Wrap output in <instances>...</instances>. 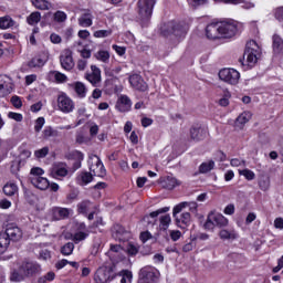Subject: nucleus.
Listing matches in <instances>:
<instances>
[{
    "label": "nucleus",
    "instance_id": "nucleus-1",
    "mask_svg": "<svg viewBox=\"0 0 283 283\" xmlns=\"http://www.w3.org/2000/svg\"><path fill=\"white\" fill-rule=\"evenodd\" d=\"M238 32V25L235 22H212L206 28V36L210 41H218V39H231L235 36Z\"/></svg>",
    "mask_w": 283,
    "mask_h": 283
},
{
    "label": "nucleus",
    "instance_id": "nucleus-2",
    "mask_svg": "<svg viewBox=\"0 0 283 283\" xmlns=\"http://www.w3.org/2000/svg\"><path fill=\"white\" fill-rule=\"evenodd\" d=\"M262 54V49L254 40H251L247 43L245 51L243 54V65L248 67H253L258 63V56Z\"/></svg>",
    "mask_w": 283,
    "mask_h": 283
},
{
    "label": "nucleus",
    "instance_id": "nucleus-3",
    "mask_svg": "<svg viewBox=\"0 0 283 283\" xmlns=\"http://www.w3.org/2000/svg\"><path fill=\"white\" fill-rule=\"evenodd\" d=\"M228 224L229 219H227L224 216L218 212H210L203 227L207 229V231H213L216 227L222 229V227H227Z\"/></svg>",
    "mask_w": 283,
    "mask_h": 283
},
{
    "label": "nucleus",
    "instance_id": "nucleus-4",
    "mask_svg": "<svg viewBox=\"0 0 283 283\" xmlns=\"http://www.w3.org/2000/svg\"><path fill=\"white\" fill-rule=\"evenodd\" d=\"M156 6V0H138L137 1V14L143 21L151 19L154 13V7Z\"/></svg>",
    "mask_w": 283,
    "mask_h": 283
},
{
    "label": "nucleus",
    "instance_id": "nucleus-5",
    "mask_svg": "<svg viewBox=\"0 0 283 283\" xmlns=\"http://www.w3.org/2000/svg\"><path fill=\"white\" fill-rule=\"evenodd\" d=\"M219 78L228 85H238L240 83V72L235 69H222L219 71Z\"/></svg>",
    "mask_w": 283,
    "mask_h": 283
},
{
    "label": "nucleus",
    "instance_id": "nucleus-6",
    "mask_svg": "<svg viewBox=\"0 0 283 283\" xmlns=\"http://www.w3.org/2000/svg\"><path fill=\"white\" fill-rule=\"evenodd\" d=\"M90 165V171L93 174V176H97L98 178H105L107 175V170H105V166L103 165V161H101V158L96 155H92L88 160Z\"/></svg>",
    "mask_w": 283,
    "mask_h": 283
},
{
    "label": "nucleus",
    "instance_id": "nucleus-7",
    "mask_svg": "<svg viewBox=\"0 0 283 283\" xmlns=\"http://www.w3.org/2000/svg\"><path fill=\"white\" fill-rule=\"evenodd\" d=\"M73 54L74 53L72 52V50L65 49L60 55L61 67H63V70H65L66 72H72V70H74L75 63Z\"/></svg>",
    "mask_w": 283,
    "mask_h": 283
},
{
    "label": "nucleus",
    "instance_id": "nucleus-8",
    "mask_svg": "<svg viewBox=\"0 0 283 283\" xmlns=\"http://www.w3.org/2000/svg\"><path fill=\"white\" fill-rule=\"evenodd\" d=\"M189 136L190 140H193V143H200L209 136V130L201 125L196 124L190 127Z\"/></svg>",
    "mask_w": 283,
    "mask_h": 283
},
{
    "label": "nucleus",
    "instance_id": "nucleus-9",
    "mask_svg": "<svg viewBox=\"0 0 283 283\" xmlns=\"http://www.w3.org/2000/svg\"><path fill=\"white\" fill-rule=\"evenodd\" d=\"M96 283H107L114 280V270L109 266L99 268L94 276Z\"/></svg>",
    "mask_w": 283,
    "mask_h": 283
},
{
    "label": "nucleus",
    "instance_id": "nucleus-10",
    "mask_svg": "<svg viewBox=\"0 0 283 283\" xmlns=\"http://www.w3.org/2000/svg\"><path fill=\"white\" fill-rule=\"evenodd\" d=\"M57 107L63 114H70L74 112V101L67 95L62 94L57 97Z\"/></svg>",
    "mask_w": 283,
    "mask_h": 283
},
{
    "label": "nucleus",
    "instance_id": "nucleus-11",
    "mask_svg": "<svg viewBox=\"0 0 283 283\" xmlns=\"http://www.w3.org/2000/svg\"><path fill=\"white\" fill-rule=\"evenodd\" d=\"M177 30H178V22H176V20H172V21L164 22L160 24L159 34L167 39L168 36H171L172 34H175Z\"/></svg>",
    "mask_w": 283,
    "mask_h": 283
},
{
    "label": "nucleus",
    "instance_id": "nucleus-12",
    "mask_svg": "<svg viewBox=\"0 0 283 283\" xmlns=\"http://www.w3.org/2000/svg\"><path fill=\"white\" fill-rule=\"evenodd\" d=\"M113 238L119 242H127L132 238V233L120 224H115L113 227Z\"/></svg>",
    "mask_w": 283,
    "mask_h": 283
},
{
    "label": "nucleus",
    "instance_id": "nucleus-13",
    "mask_svg": "<svg viewBox=\"0 0 283 283\" xmlns=\"http://www.w3.org/2000/svg\"><path fill=\"white\" fill-rule=\"evenodd\" d=\"M140 280L145 283H151L156 277H158V271L151 266L143 268L139 272Z\"/></svg>",
    "mask_w": 283,
    "mask_h": 283
},
{
    "label": "nucleus",
    "instance_id": "nucleus-14",
    "mask_svg": "<svg viewBox=\"0 0 283 283\" xmlns=\"http://www.w3.org/2000/svg\"><path fill=\"white\" fill-rule=\"evenodd\" d=\"M129 84L138 92H146L147 90V82H145L143 76L138 74H133L129 76Z\"/></svg>",
    "mask_w": 283,
    "mask_h": 283
},
{
    "label": "nucleus",
    "instance_id": "nucleus-15",
    "mask_svg": "<svg viewBox=\"0 0 283 283\" xmlns=\"http://www.w3.org/2000/svg\"><path fill=\"white\" fill-rule=\"evenodd\" d=\"M4 234L10 240H14V241L21 240V238H23V232L21 231V228L17 227V224H14V223L7 224Z\"/></svg>",
    "mask_w": 283,
    "mask_h": 283
},
{
    "label": "nucleus",
    "instance_id": "nucleus-16",
    "mask_svg": "<svg viewBox=\"0 0 283 283\" xmlns=\"http://www.w3.org/2000/svg\"><path fill=\"white\" fill-rule=\"evenodd\" d=\"M67 174H70V170H67V164L65 163H55L51 170L53 178H65Z\"/></svg>",
    "mask_w": 283,
    "mask_h": 283
},
{
    "label": "nucleus",
    "instance_id": "nucleus-17",
    "mask_svg": "<svg viewBox=\"0 0 283 283\" xmlns=\"http://www.w3.org/2000/svg\"><path fill=\"white\" fill-rule=\"evenodd\" d=\"M39 271H41V266L32 262L24 263L20 268V272L23 273L24 277H29V275H34V273H39Z\"/></svg>",
    "mask_w": 283,
    "mask_h": 283
},
{
    "label": "nucleus",
    "instance_id": "nucleus-18",
    "mask_svg": "<svg viewBox=\"0 0 283 283\" xmlns=\"http://www.w3.org/2000/svg\"><path fill=\"white\" fill-rule=\"evenodd\" d=\"M85 78L93 85H98L101 83V69L96 65H91V73H86Z\"/></svg>",
    "mask_w": 283,
    "mask_h": 283
},
{
    "label": "nucleus",
    "instance_id": "nucleus-19",
    "mask_svg": "<svg viewBox=\"0 0 283 283\" xmlns=\"http://www.w3.org/2000/svg\"><path fill=\"white\" fill-rule=\"evenodd\" d=\"M51 213L55 220H65V218H70L72 209L54 207L51 209Z\"/></svg>",
    "mask_w": 283,
    "mask_h": 283
},
{
    "label": "nucleus",
    "instance_id": "nucleus-20",
    "mask_svg": "<svg viewBox=\"0 0 283 283\" xmlns=\"http://www.w3.org/2000/svg\"><path fill=\"white\" fill-rule=\"evenodd\" d=\"M252 116L251 112L241 113L234 120L235 129H244V125L251 120Z\"/></svg>",
    "mask_w": 283,
    "mask_h": 283
},
{
    "label": "nucleus",
    "instance_id": "nucleus-21",
    "mask_svg": "<svg viewBox=\"0 0 283 283\" xmlns=\"http://www.w3.org/2000/svg\"><path fill=\"white\" fill-rule=\"evenodd\" d=\"M48 52H41L29 62V67H43L48 63Z\"/></svg>",
    "mask_w": 283,
    "mask_h": 283
},
{
    "label": "nucleus",
    "instance_id": "nucleus-22",
    "mask_svg": "<svg viewBox=\"0 0 283 283\" xmlns=\"http://www.w3.org/2000/svg\"><path fill=\"white\" fill-rule=\"evenodd\" d=\"M0 92L2 96H8V94L12 93V80L8 76H0Z\"/></svg>",
    "mask_w": 283,
    "mask_h": 283
},
{
    "label": "nucleus",
    "instance_id": "nucleus-23",
    "mask_svg": "<svg viewBox=\"0 0 283 283\" xmlns=\"http://www.w3.org/2000/svg\"><path fill=\"white\" fill-rule=\"evenodd\" d=\"M30 181L33 187L40 189L41 191H45V189L50 188V181L44 177H30Z\"/></svg>",
    "mask_w": 283,
    "mask_h": 283
},
{
    "label": "nucleus",
    "instance_id": "nucleus-24",
    "mask_svg": "<svg viewBox=\"0 0 283 283\" xmlns=\"http://www.w3.org/2000/svg\"><path fill=\"white\" fill-rule=\"evenodd\" d=\"M116 108L118 112H129L132 109V99L127 95H122L116 103Z\"/></svg>",
    "mask_w": 283,
    "mask_h": 283
},
{
    "label": "nucleus",
    "instance_id": "nucleus-25",
    "mask_svg": "<svg viewBox=\"0 0 283 283\" xmlns=\"http://www.w3.org/2000/svg\"><path fill=\"white\" fill-rule=\"evenodd\" d=\"M220 240H238V231L235 229H221L219 231Z\"/></svg>",
    "mask_w": 283,
    "mask_h": 283
},
{
    "label": "nucleus",
    "instance_id": "nucleus-26",
    "mask_svg": "<svg viewBox=\"0 0 283 283\" xmlns=\"http://www.w3.org/2000/svg\"><path fill=\"white\" fill-rule=\"evenodd\" d=\"M272 50L274 54H283V40L277 34L272 38Z\"/></svg>",
    "mask_w": 283,
    "mask_h": 283
},
{
    "label": "nucleus",
    "instance_id": "nucleus-27",
    "mask_svg": "<svg viewBox=\"0 0 283 283\" xmlns=\"http://www.w3.org/2000/svg\"><path fill=\"white\" fill-rule=\"evenodd\" d=\"M73 87L75 90V94L78 96V98H85L87 95V87L82 82H75L73 84Z\"/></svg>",
    "mask_w": 283,
    "mask_h": 283
},
{
    "label": "nucleus",
    "instance_id": "nucleus-28",
    "mask_svg": "<svg viewBox=\"0 0 283 283\" xmlns=\"http://www.w3.org/2000/svg\"><path fill=\"white\" fill-rule=\"evenodd\" d=\"M17 22L10 18V15H4L0 18V30H8L14 28Z\"/></svg>",
    "mask_w": 283,
    "mask_h": 283
},
{
    "label": "nucleus",
    "instance_id": "nucleus-29",
    "mask_svg": "<svg viewBox=\"0 0 283 283\" xmlns=\"http://www.w3.org/2000/svg\"><path fill=\"white\" fill-rule=\"evenodd\" d=\"M8 247H10V239L8 234H6L4 232H1L0 233V255H2V253H6V251H8Z\"/></svg>",
    "mask_w": 283,
    "mask_h": 283
},
{
    "label": "nucleus",
    "instance_id": "nucleus-30",
    "mask_svg": "<svg viewBox=\"0 0 283 283\" xmlns=\"http://www.w3.org/2000/svg\"><path fill=\"white\" fill-rule=\"evenodd\" d=\"M31 2L36 10H50L52 8V3L48 0H31Z\"/></svg>",
    "mask_w": 283,
    "mask_h": 283
},
{
    "label": "nucleus",
    "instance_id": "nucleus-31",
    "mask_svg": "<svg viewBox=\"0 0 283 283\" xmlns=\"http://www.w3.org/2000/svg\"><path fill=\"white\" fill-rule=\"evenodd\" d=\"M3 193H6V196H14V193H19V186L14 182H8L3 187Z\"/></svg>",
    "mask_w": 283,
    "mask_h": 283
},
{
    "label": "nucleus",
    "instance_id": "nucleus-32",
    "mask_svg": "<svg viewBox=\"0 0 283 283\" xmlns=\"http://www.w3.org/2000/svg\"><path fill=\"white\" fill-rule=\"evenodd\" d=\"M189 224H191V214L189 212H184L180 216L179 219V227L180 229H187V227H189Z\"/></svg>",
    "mask_w": 283,
    "mask_h": 283
},
{
    "label": "nucleus",
    "instance_id": "nucleus-33",
    "mask_svg": "<svg viewBox=\"0 0 283 283\" xmlns=\"http://www.w3.org/2000/svg\"><path fill=\"white\" fill-rule=\"evenodd\" d=\"M78 23L82 28H90V25H92V13L90 12L83 13L78 18Z\"/></svg>",
    "mask_w": 283,
    "mask_h": 283
},
{
    "label": "nucleus",
    "instance_id": "nucleus-34",
    "mask_svg": "<svg viewBox=\"0 0 283 283\" xmlns=\"http://www.w3.org/2000/svg\"><path fill=\"white\" fill-rule=\"evenodd\" d=\"M216 167V161L208 160L199 166V174H209Z\"/></svg>",
    "mask_w": 283,
    "mask_h": 283
},
{
    "label": "nucleus",
    "instance_id": "nucleus-35",
    "mask_svg": "<svg viewBox=\"0 0 283 283\" xmlns=\"http://www.w3.org/2000/svg\"><path fill=\"white\" fill-rule=\"evenodd\" d=\"M185 209H188L189 211H196L198 209V203L184 201L178 205V213H180V211H185Z\"/></svg>",
    "mask_w": 283,
    "mask_h": 283
},
{
    "label": "nucleus",
    "instance_id": "nucleus-36",
    "mask_svg": "<svg viewBox=\"0 0 283 283\" xmlns=\"http://www.w3.org/2000/svg\"><path fill=\"white\" fill-rule=\"evenodd\" d=\"M41 21V12L34 11L29 17H27V23L29 25H36Z\"/></svg>",
    "mask_w": 283,
    "mask_h": 283
},
{
    "label": "nucleus",
    "instance_id": "nucleus-37",
    "mask_svg": "<svg viewBox=\"0 0 283 283\" xmlns=\"http://www.w3.org/2000/svg\"><path fill=\"white\" fill-rule=\"evenodd\" d=\"M73 156L74 158L76 159L74 163H73V171H76L77 169H81V163H83V158H84V155L83 153L78 151V150H75L73 153Z\"/></svg>",
    "mask_w": 283,
    "mask_h": 283
},
{
    "label": "nucleus",
    "instance_id": "nucleus-38",
    "mask_svg": "<svg viewBox=\"0 0 283 283\" xmlns=\"http://www.w3.org/2000/svg\"><path fill=\"white\" fill-rule=\"evenodd\" d=\"M42 136L45 139L55 138L56 136H59V132L54 130V128H52L51 126H46L42 133Z\"/></svg>",
    "mask_w": 283,
    "mask_h": 283
},
{
    "label": "nucleus",
    "instance_id": "nucleus-39",
    "mask_svg": "<svg viewBox=\"0 0 283 283\" xmlns=\"http://www.w3.org/2000/svg\"><path fill=\"white\" fill-rule=\"evenodd\" d=\"M188 32H189V22L180 21L179 22V36H180V39H185V36H187Z\"/></svg>",
    "mask_w": 283,
    "mask_h": 283
},
{
    "label": "nucleus",
    "instance_id": "nucleus-40",
    "mask_svg": "<svg viewBox=\"0 0 283 283\" xmlns=\"http://www.w3.org/2000/svg\"><path fill=\"white\" fill-rule=\"evenodd\" d=\"M95 59L102 61V63H109V52L108 51H98L95 53Z\"/></svg>",
    "mask_w": 283,
    "mask_h": 283
},
{
    "label": "nucleus",
    "instance_id": "nucleus-41",
    "mask_svg": "<svg viewBox=\"0 0 283 283\" xmlns=\"http://www.w3.org/2000/svg\"><path fill=\"white\" fill-rule=\"evenodd\" d=\"M170 223H171V217L169 214L160 217L159 227H160V229H163V231H167V229H169Z\"/></svg>",
    "mask_w": 283,
    "mask_h": 283
},
{
    "label": "nucleus",
    "instance_id": "nucleus-42",
    "mask_svg": "<svg viewBox=\"0 0 283 283\" xmlns=\"http://www.w3.org/2000/svg\"><path fill=\"white\" fill-rule=\"evenodd\" d=\"M217 1H221L223 3H233L234 6H238L240 3L243 4V8H253V3L252 2H247L244 0H217Z\"/></svg>",
    "mask_w": 283,
    "mask_h": 283
},
{
    "label": "nucleus",
    "instance_id": "nucleus-43",
    "mask_svg": "<svg viewBox=\"0 0 283 283\" xmlns=\"http://www.w3.org/2000/svg\"><path fill=\"white\" fill-rule=\"evenodd\" d=\"M62 255H72L74 253V243L67 242L61 248Z\"/></svg>",
    "mask_w": 283,
    "mask_h": 283
},
{
    "label": "nucleus",
    "instance_id": "nucleus-44",
    "mask_svg": "<svg viewBox=\"0 0 283 283\" xmlns=\"http://www.w3.org/2000/svg\"><path fill=\"white\" fill-rule=\"evenodd\" d=\"M87 235H90V233L87 232H76L71 240H73V242H75V244H78V242H83V240H86Z\"/></svg>",
    "mask_w": 283,
    "mask_h": 283
},
{
    "label": "nucleus",
    "instance_id": "nucleus-45",
    "mask_svg": "<svg viewBox=\"0 0 283 283\" xmlns=\"http://www.w3.org/2000/svg\"><path fill=\"white\" fill-rule=\"evenodd\" d=\"M53 19L56 23H65V21H67V14L63 11H56Z\"/></svg>",
    "mask_w": 283,
    "mask_h": 283
},
{
    "label": "nucleus",
    "instance_id": "nucleus-46",
    "mask_svg": "<svg viewBox=\"0 0 283 283\" xmlns=\"http://www.w3.org/2000/svg\"><path fill=\"white\" fill-rule=\"evenodd\" d=\"M229 98H231V93L227 91L218 101V105H220V107H229Z\"/></svg>",
    "mask_w": 283,
    "mask_h": 283
},
{
    "label": "nucleus",
    "instance_id": "nucleus-47",
    "mask_svg": "<svg viewBox=\"0 0 283 283\" xmlns=\"http://www.w3.org/2000/svg\"><path fill=\"white\" fill-rule=\"evenodd\" d=\"M53 76L56 83H67V75L59 72V71H53Z\"/></svg>",
    "mask_w": 283,
    "mask_h": 283
},
{
    "label": "nucleus",
    "instance_id": "nucleus-48",
    "mask_svg": "<svg viewBox=\"0 0 283 283\" xmlns=\"http://www.w3.org/2000/svg\"><path fill=\"white\" fill-rule=\"evenodd\" d=\"M240 176H244L245 180H255V172L249 169L239 170Z\"/></svg>",
    "mask_w": 283,
    "mask_h": 283
},
{
    "label": "nucleus",
    "instance_id": "nucleus-49",
    "mask_svg": "<svg viewBox=\"0 0 283 283\" xmlns=\"http://www.w3.org/2000/svg\"><path fill=\"white\" fill-rule=\"evenodd\" d=\"M80 178H81L83 185H90V182L94 178V174L93 172H82Z\"/></svg>",
    "mask_w": 283,
    "mask_h": 283
},
{
    "label": "nucleus",
    "instance_id": "nucleus-50",
    "mask_svg": "<svg viewBox=\"0 0 283 283\" xmlns=\"http://www.w3.org/2000/svg\"><path fill=\"white\" fill-rule=\"evenodd\" d=\"M92 203L90 201H82L77 205V211L78 213H87V209H90V206Z\"/></svg>",
    "mask_w": 283,
    "mask_h": 283
},
{
    "label": "nucleus",
    "instance_id": "nucleus-51",
    "mask_svg": "<svg viewBox=\"0 0 283 283\" xmlns=\"http://www.w3.org/2000/svg\"><path fill=\"white\" fill-rule=\"evenodd\" d=\"M109 35H112V30H98L94 32L96 39H105Z\"/></svg>",
    "mask_w": 283,
    "mask_h": 283
},
{
    "label": "nucleus",
    "instance_id": "nucleus-52",
    "mask_svg": "<svg viewBox=\"0 0 283 283\" xmlns=\"http://www.w3.org/2000/svg\"><path fill=\"white\" fill-rule=\"evenodd\" d=\"M23 277H25V274H23V272L20 271V273H19L17 271H13L11 273L10 280H11V282H21L23 280Z\"/></svg>",
    "mask_w": 283,
    "mask_h": 283
},
{
    "label": "nucleus",
    "instance_id": "nucleus-53",
    "mask_svg": "<svg viewBox=\"0 0 283 283\" xmlns=\"http://www.w3.org/2000/svg\"><path fill=\"white\" fill-rule=\"evenodd\" d=\"M54 277H56V274H54V272H48L45 275L39 279V283L52 282Z\"/></svg>",
    "mask_w": 283,
    "mask_h": 283
},
{
    "label": "nucleus",
    "instance_id": "nucleus-54",
    "mask_svg": "<svg viewBox=\"0 0 283 283\" xmlns=\"http://www.w3.org/2000/svg\"><path fill=\"white\" fill-rule=\"evenodd\" d=\"M31 176L30 178H41L45 171L42 168L35 167L31 169Z\"/></svg>",
    "mask_w": 283,
    "mask_h": 283
},
{
    "label": "nucleus",
    "instance_id": "nucleus-55",
    "mask_svg": "<svg viewBox=\"0 0 283 283\" xmlns=\"http://www.w3.org/2000/svg\"><path fill=\"white\" fill-rule=\"evenodd\" d=\"M50 154V148L49 147H43L42 149L35 150L34 156L36 158H45Z\"/></svg>",
    "mask_w": 283,
    "mask_h": 283
},
{
    "label": "nucleus",
    "instance_id": "nucleus-56",
    "mask_svg": "<svg viewBox=\"0 0 283 283\" xmlns=\"http://www.w3.org/2000/svg\"><path fill=\"white\" fill-rule=\"evenodd\" d=\"M8 117L12 120H15L17 123H21V120H23V115L21 113L10 112Z\"/></svg>",
    "mask_w": 283,
    "mask_h": 283
},
{
    "label": "nucleus",
    "instance_id": "nucleus-57",
    "mask_svg": "<svg viewBox=\"0 0 283 283\" xmlns=\"http://www.w3.org/2000/svg\"><path fill=\"white\" fill-rule=\"evenodd\" d=\"M43 125H45V118L39 117L35 120V126H34L35 132L36 133L41 132V129H43Z\"/></svg>",
    "mask_w": 283,
    "mask_h": 283
},
{
    "label": "nucleus",
    "instance_id": "nucleus-58",
    "mask_svg": "<svg viewBox=\"0 0 283 283\" xmlns=\"http://www.w3.org/2000/svg\"><path fill=\"white\" fill-rule=\"evenodd\" d=\"M52 259V253L49 250H42L40 252V260H44V262H48V260Z\"/></svg>",
    "mask_w": 283,
    "mask_h": 283
},
{
    "label": "nucleus",
    "instance_id": "nucleus-59",
    "mask_svg": "<svg viewBox=\"0 0 283 283\" xmlns=\"http://www.w3.org/2000/svg\"><path fill=\"white\" fill-rule=\"evenodd\" d=\"M207 1L209 0H188L189 6H191V8H198L200 6H205V3H207Z\"/></svg>",
    "mask_w": 283,
    "mask_h": 283
},
{
    "label": "nucleus",
    "instance_id": "nucleus-60",
    "mask_svg": "<svg viewBox=\"0 0 283 283\" xmlns=\"http://www.w3.org/2000/svg\"><path fill=\"white\" fill-rule=\"evenodd\" d=\"M11 103H12L13 107H15L17 109H20V107L23 106V103L21 102V98L19 96H12Z\"/></svg>",
    "mask_w": 283,
    "mask_h": 283
},
{
    "label": "nucleus",
    "instance_id": "nucleus-61",
    "mask_svg": "<svg viewBox=\"0 0 283 283\" xmlns=\"http://www.w3.org/2000/svg\"><path fill=\"white\" fill-rule=\"evenodd\" d=\"M127 253L128 255H136V253H138V247L136 244L129 243L127 245Z\"/></svg>",
    "mask_w": 283,
    "mask_h": 283
},
{
    "label": "nucleus",
    "instance_id": "nucleus-62",
    "mask_svg": "<svg viewBox=\"0 0 283 283\" xmlns=\"http://www.w3.org/2000/svg\"><path fill=\"white\" fill-rule=\"evenodd\" d=\"M167 211H169V207L160 208L157 211L150 212V218H158L160 213H167Z\"/></svg>",
    "mask_w": 283,
    "mask_h": 283
},
{
    "label": "nucleus",
    "instance_id": "nucleus-63",
    "mask_svg": "<svg viewBox=\"0 0 283 283\" xmlns=\"http://www.w3.org/2000/svg\"><path fill=\"white\" fill-rule=\"evenodd\" d=\"M113 50H115V52L118 54V56H125V52L127 51L126 48L119 46L116 44L113 45Z\"/></svg>",
    "mask_w": 283,
    "mask_h": 283
},
{
    "label": "nucleus",
    "instance_id": "nucleus-64",
    "mask_svg": "<svg viewBox=\"0 0 283 283\" xmlns=\"http://www.w3.org/2000/svg\"><path fill=\"white\" fill-rule=\"evenodd\" d=\"M274 228L275 229H283V219L282 218H276L275 220H274Z\"/></svg>",
    "mask_w": 283,
    "mask_h": 283
}]
</instances>
